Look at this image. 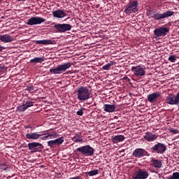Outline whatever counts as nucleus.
<instances>
[{"label":"nucleus","mask_w":179,"mask_h":179,"mask_svg":"<svg viewBox=\"0 0 179 179\" xmlns=\"http://www.w3.org/2000/svg\"><path fill=\"white\" fill-rule=\"evenodd\" d=\"M45 59L44 57H35L34 59H31L30 60L31 64H41L42 62H44Z\"/></svg>","instance_id":"obj_26"},{"label":"nucleus","mask_w":179,"mask_h":179,"mask_svg":"<svg viewBox=\"0 0 179 179\" xmlns=\"http://www.w3.org/2000/svg\"><path fill=\"white\" fill-rule=\"evenodd\" d=\"M113 143H119V142H124L125 141V136L123 135H117L112 137Z\"/></svg>","instance_id":"obj_24"},{"label":"nucleus","mask_w":179,"mask_h":179,"mask_svg":"<svg viewBox=\"0 0 179 179\" xmlns=\"http://www.w3.org/2000/svg\"><path fill=\"white\" fill-rule=\"evenodd\" d=\"M169 132H171V134H178V129H173V128H169Z\"/></svg>","instance_id":"obj_34"},{"label":"nucleus","mask_w":179,"mask_h":179,"mask_svg":"<svg viewBox=\"0 0 179 179\" xmlns=\"http://www.w3.org/2000/svg\"><path fill=\"white\" fill-rule=\"evenodd\" d=\"M150 15H153V10H149Z\"/></svg>","instance_id":"obj_40"},{"label":"nucleus","mask_w":179,"mask_h":179,"mask_svg":"<svg viewBox=\"0 0 179 179\" xmlns=\"http://www.w3.org/2000/svg\"><path fill=\"white\" fill-rule=\"evenodd\" d=\"M170 33V28L166 27H161L159 28H156L154 30V35L156 37H164Z\"/></svg>","instance_id":"obj_9"},{"label":"nucleus","mask_w":179,"mask_h":179,"mask_svg":"<svg viewBox=\"0 0 179 179\" xmlns=\"http://www.w3.org/2000/svg\"><path fill=\"white\" fill-rule=\"evenodd\" d=\"M152 153H157L158 155H163L166 150H167V147L166 145L158 143L151 148Z\"/></svg>","instance_id":"obj_8"},{"label":"nucleus","mask_w":179,"mask_h":179,"mask_svg":"<svg viewBox=\"0 0 179 179\" xmlns=\"http://www.w3.org/2000/svg\"><path fill=\"white\" fill-rule=\"evenodd\" d=\"M3 50H5V48L3 47V46H1V45H0V52H1V51H2Z\"/></svg>","instance_id":"obj_39"},{"label":"nucleus","mask_w":179,"mask_h":179,"mask_svg":"<svg viewBox=\"0 0 179 179\" xmlns=\"http://www.w3.org/2000/svg\"><path fill=\"white\" fill-rule=\"evenodd\" d=\"M36 44L50 45L51 44H54V42L51 39H45V40L36 41Z\"/></svg>","instance_id":"obj_25"},{"label":"nucleus","mask_w":179,"mask_h":179,"mask_svg":"<svg viewBox=\"0 0 179 179\" xmlns=\"http://www.w3.org/2000/svg\"><path fill=\"white\" fill-rule=\"evenodd\" d=\"M150 166L155 167V169H162L163 164L162 163V160L152 158Z\"/></svg>","instance_id":"obj_21"},{"label":"nucleus","mask_w":179,"mask_h":179,"mask_svg":"<svg viewBox=\"0 0 179 179\" xmlns=\"http://www.w3.org/2000/svg\"><path fill=\"white\" fill-rule=\"evenodd\" d=\"M17 1H23V0H17Z\"/></svg>","instance_id":"obj_41"},{"label":"nucleus","mask_w":179,"mask_h":179,"mask_svg":"<svg viewBox=\"0 0 179 179\" xmlns=\"http://www.w3.org/2000/svg\"><path fill=\"white\" fill-rule=\"evenodd\" d=\"M71 66L72 63L66 62L50 69L49 72L53 75H61L62 73H64V72H66L67 69H69Z\"/></svg>","instance_id":"obj_2"},{"label":"nucleus","mask_w":179,"mask_h":179,"mask_svg":"<svg viewBox=\"0 0 179 179\" xmlns=\"http://www.w3.org/2000/svg\"><path fill=\"white\" fill-rule=\"evenodd\" d=\"M132 156L137 159H142L145 156H150V154L143 148H137L132 152Z\"/></svg>","instance_id":"obj_12"},{"label":"nucleus","mask_w":179,"mask_h":179,"mask_svg":"<svg viewBox=\"0 0 179 179\" xmlns=\"http://www.w3.org/2000/svg\"><path fill=\"white\" fill-rule=\"evenodd\" d=\"M138 12V1H130L124 13L128 15Z\"/></svg>","instance_id":"obj_4"},{"label":"nucleus","mask_w":179,"mask_h":179,"mask_svg":"<svg viewBox=\"0 0 179 179\" xmlns=\"http://www.w3.org/2000/svg\"><path fill=\"white\" fill-rule=\"evenodd\" d=\"M0 3H1V0H0Z\"/></svg>","instance_id":"obj_42"},{"label":"nucleus","mask_w":179,"mask_h":179,"mask_svg":"<svg viewBox=\"0 0 179 179\" xmlns=\"http://www.w3.org/2000/svg\"><path fill=\"white\" fill-rule=\"evenodd\" d=\"M85 174L87 176L93 177V176H97V174H99V170L94 169V170H92V171L85 173Z\"/></svg>","instance_id":"obj_27"},{"label":"nucleus","mask_w":179,"mask_h":179,"mask_svg":"<svg viewBox=\"0 0 179 179\" xmlns=\"http://www.w3.org/2000/svg\"><path fill=\"white\" fill-rule=\"evenodd\" d=\"M76 96L80 101H86L90 99V90L87 87L80 86L77 88Z\"/></svg>","instance_id":"obj_1"},{"label":"nucleus","mask_w":179,"mask_h":179,"mask_svg":"<svg viewBox=\"0 0 179 179\" xmlns=\"http://www.w3.org/2000/svg\"><path fill=\"white\" fill-rule=\"evenodd\" d=\"M168 59L170 61V62H176V61H177V58L175 55H169Z\"/></svg>","instance_id":"obj_30"},{"label":"nucleus","mask_w":179,"mask_h":179,"mask_svg":"<svg viewBox=\"0 0 179 179\" xmlns=\"http://www.w3.org/2000/svg\"><path fill=\"white\" fill-rule=\"evenodd\" d=\"M64 136H62L57 139L53 140V141L55 142V145H57V146L61 145L62 143H64Z\"/></svg>","instance_id":"obj_28"},{"label":"nucleus","mask_w":179,"mask_h":179,"mask_svg":"<svg viewBox=\"0 0 179 179\" xmlns=\"http://www.w3.org/2000/svg\"><path fill=\"white\" fill-rule=\"evenodd\" d=\"M34 102L30 101V99L25 98L24 99V103L18 107H17V111L18 113H23L27 110L29 107H33Z\"/></svg>","instance_id":"obj_10"},{"label":"nucleus","mask_w":179,"mask_h":179,"mask_svg":"<svg viewBox=\"0 0 179 179\" xmlns=\"http://www.w3.org/2000/svg\"><path fill=\"white\" fill-rule=\"evenodd\" d=\"M48 146H49V148H54L55 146V143L54 142V140L48 141Z\"/></svg>","instance_id":"obj_32"},{"label":"nucleus","mask_w":179,"mask_h":179,"mask_svg":"<svg viewBox=\"0 0 179 179\" xmlns=\"http://www.w3.org/2000/svg\"><path fill=\"white\" fill-rule=\"evenodd\" d=\"M131 71L133 72L134 75L138 78L146 75V67L143 65L134 66L131 67Z\"/></svg>","instance_id":"obj_3"},{"label":"nucleus","mask_w":179,"mask_h":179,"mask_svg":"<svg viewBox=\"0 0 179 179\" xmlns=\"http://www.w3.org/2000/svg\"><path fill=\"white\" fill-rule=\"evenodd\" d=\"M76 150L85 156H93L94 155V149L90 145H85L78 148Z\"/></svg>","instance_id":"obj_6"},{"label":"nucleus","mask_w":179,"mask_h":179,"mask_svg":"<svg viewBox=\"0 0 179 179\" xmlns=\"http://www.w3.org/2000/svg\"><path fill=\"white\" fill-rule=\"evenodd\" d=\"M174 15V12L167 10L163 13H157L153 15H151L152 19H155V20H163V19H166V17H171Z\"/></svg>","instance_id":"obj_7"},{"label":"nucleus","mask_w":179,"mask_h":179,"mask_svg":"<svg viewBox=\"0 0 179 179\" xmlns=\"http://www.w3.org/2000/svg\"><path fill=\"white\" fill-rule=\"evenodd\" d=\"M143 138L147 141V142H153L157 139V136L152 134V132H146Z\"/></svg>","instance_id":"obj_19"},{"label":"nucleus","mask_w":179,"mask_h":179,"mask_svg":"<svg viewBox=\"0 0 179 179\" xmlns=\"http://www.w3.org/2000/svg\"><path fill=\"white\" fill-rule=\"evenodd\" d=\"M117 107L114 104H105L103 106V110L106 113H114L115 112Z\"/></svg>","instance_id":"obj_22"},{"label":"nucleus","mask_w":179,"mask_h":179,"mask_svg":"<svg viewBox=\"0 0 179 179\" xmlns=\"http://www.w3.org/2000/svg\"><path fill=\"white\" fill-rule=\"evenodd\" d=\"M123 80H126V82H129V83H131V79H129V78H128L127 76H124L122 78Z\"/></svg>","instance_id":"obj_36"},{"label":"nucleus","mask_w":179,"mask_h":179,"mask_svg":"<svg viewBox=\"0 0 179 179\" xmlns=\"http://www.w3.org/2000/svg\"><path fill=\"white\" fill-rule=\"evenodd\" d=\"M166 102L170 106H179V92L176 94H169L166 97Z\"/></svg>","instance_id":"obj_5"},{"label":"nucleus","mask_w":179,"mask_h":179,"mask_svg":"<svg viewBox=\"0 0 179 179\" xmlns=\"http://www.w3.org/2000/svg\"><path fill=\"white\" fill-rule=\"evenodd\" d=\"M27 90H28V92H31V90H34V88L33 87V85H31L27 87Z\"/></svg>","instance_id":"obj_37"},{"label":"nucleus","mask_w":179,"mask_h":179,"mask_svg":"<svg viewBox=\"0 0 179 179\" xmlns=\"http://www.w3.org/2000/svg\"><path fill=\"white\" fill-rule=\"evenodd\" d=\"M160 97H162V93L156 92L148 95V101L149 103H157Z\"/></svg>","instance_id":"obj_16"},{"label":"nucleus","mask_w":179,"mask_h":179,"mask_svg":"<svg viewBox=\"0 0 179 179\" xmlns=\"http://www.w3.org/2000/svg\"><path fill=\"white\" fill-rule=\"evenodd\" d=\"M149 177V173L145 169H138L132 176L133 179H146Z\"/></svg>","instance_id":"obj_11"},{"label":"nucleus","mask_w":179,"mask_h":179,"mask_svg":"<svg viewBox=\"0 0 179 179\" xmlns=\"http://www.w3.org/2000/svg\"><path fill=\"white\" fill-rule=\"evenodd\" d=\"M54 29L57 30L59 33H65V31L71 30L72 25L69 24H57L54 26Z\"/></svg>","instance_id":"obj_14"},{"label":"nucleus","mask_w":179,"mask_h":179,"mask_svg":"<svg viewBox=\"0 0 179 179\" xmlns=\"http://www.w3.org/2000/svg\"><path fill=\"white\" fill-rule=\"evenodd\" d=\"M3 69H5V66H0V73L3 71Z\"/></svg>","instance_id":"obj_38"},{"label":"nucleus","mask_w":179,"mask_h":179,"mask_svg":"<svg viewBox=\"0 0 179 179\" xmlns=\"http://www.w3.org/2000/svg\"><path fill=\"white\" fill-rule=\"evenodd\" d=\"M44 22H45V19L41 17H32L27 20V24H28V26H36L37 24H41V23H44Z\"/></svg>","instance_id":"obj_13"},{"label":"nucleus","mask_w":179,"mask_h":179,"mask_svg":"<svg viewBox=\"0 0 179 179\" xmlns=\"http://www.w3.org/2000/svg\"><path fill=\"white\" fill-rule=\"evenodd\" d=\"M28 148L31 150L32 152H40L43 149V144L40 143H29L28 144Z\"/></svg>","instance_id":"obj_15"},{"label":"nucleus","mask_w":179,"mask_h":179,"mask_svg":"<svg viewBox=\"0 0 179 179\" xmlns=\"http://www.w3.org/2000/svg\"><path fill=\"white\" fill-rule=\"evenodd\" d=\"M114 64H115L114 62H110V63H108L106 65H104L102 67V69H103V71H110V69H111V66H113Z\"/></svg>","instance_id":"obj_29"},{"label":"nucleus","mask_w":179,"mask_h":179,"mask_svg":"<svg viewBox=\"0 0 179 179\" xmlns=\"http://www.w3.org/2000/svg\"><path fill=\"white\" fill-rule=\"evenodd\" d=\"M0 41H2V43H12V41H15V38L9 34L0 35Z\"/></svg>","instance_id":"obj_17"},{"label":"nucleus","mask_w":179,"mask_h":179,"mask_svg":"<svg viewBox=\"0 0 179 179\" xmlns=\"http://www.w3.org/2000/svg\"><path fill=\"white\" fill-rule=\"evenodd\" d=\"M168 179H179V172H175Z\"/></svg>","instance_id":"obj_31"},{"label":"nucleus","mask_w":179,"mask_h":179,"mask_svg":"<svg viewBox=\"0 0 179 179\" xmlns=\"http://www.w3.org/2000/svg\"><path fill=\"white\" fill-rule=\"evenodd\" d=\"M43 135H45V136H43L41 138L42 141H47L48 139H54L55 138H58V134L57 132H53L52 134H43Z\"/></svg>","instance_id":"obj_23"},{"label":"nucleus","mask_w":179,"mask_h":179,"mask_svg":"<svg viewBox=\"0 0 179 179\" xmlns=\"http://www.w3.org/2000/svg\"><path fill=\"white\" fill-rule=\"evenodd\" d=\"M73 142H82L83 141V139L81 138L80 137H78L76 136L73 138Z\"/></svg>","instance_id":"obj_33"},{"label":"nucleus","mask_w":179,"mask_h":179,"mask_svg":"<svg viewBox=\"0 0 179 179\" xmlns=\"http://www.w3.org/2000/svg\"><path fill=\"white\" fill-rule=\"evenodd\" d=\"M41 136H43V134H38L37 132L28 133L25 135L27 139L31 141H37V139H40Z\"/></svg>","instance_id":"obj_18"},{"label":"nucleus","mask_w":179,"mask_h":179,"mask_svg":"<svg viewBox=\"0 0 179 179\" xmlns=\"http://www.w3.org/2000/svg\"><path fill=\"white\" fill-rule=\"evenodd\" d=\"M77 115H83V108H80L79 110L77 111Z\"/></svg>","instance_id":"obj_35"},{"label":"nucleus","mask_w":179,"mask_h":179,"mask_svg":"<svg viewBox=\"0 0 179 179\" xmlns=\"http://www.w3.org/2000/svg\"><path fill=\"white\" fill-rule=\"evenodd\" d=\"M52 15L54 17H57V19H62V17H65L66 15V13H65V11L64 10H56L52 11Z\"/></svg>","instance_id":"obj_20"}]
</instances>
